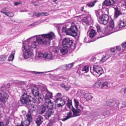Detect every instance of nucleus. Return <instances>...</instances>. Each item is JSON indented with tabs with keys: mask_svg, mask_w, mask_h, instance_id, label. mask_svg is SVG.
<instances>
[{
	"mask_svg": "<svg viewBox=\"0 0 126 126\" xmlns=\"http://www.w3.org/2000/svg\"><path fill=\"white\" fill-rule=\"evenodd\" d=\"M8 97V95L6 93H0V101L3 103H5L7 101Z\"/></svg>",
	"mask_w": 126,
	"mask_h": 126,
	"instance_id": "obj_14",
	"label": "nucleus"
},
{
	"mask_svg": "<svg viewBox=\"0 0 126 126\" xmlns=\"http://www.w3.org/2000/svg\"><path fill=\"white\" fill-rule=\"evenodd\" d=\"M33 97L30 95H22L20 97V102L22 104L26 105H29L32 102H33Z\"/></svg>",
	"mask_w": 126,
	"mask_h": 126,
	"instance_id": "obj_6",
	"label": "nucleus"
},
{
	"mask_svg": "<svg viewBox=\"0 0 126 126\" xmlns=\"http://www.w3.org/2000/svg\"><path fill=\"white\" fill-rule=\"evenodd\" d=\"M65 97L67 99V103L66 104V106L70 109H71L72 108V107H73L72 105V101L67 96H65Z\"/></svg>",
	"mask_w": 126,
	"mask_h": 126,
	"instance_id": "obj_24",
	"label": "nucleus"
},
{
	"mask_svg": "<svg viewBox=\"0 0 126 126\" xmlns=\"http://www.w3.org/2000/svg\"><path fill=\"white\" fill-rule=\"evenodd\" d=\"M38 57H40L45 58L48 60H51L52 59V55L51 53L49 52L47 53H43L41 52H39L38 53Z\"/></svg>",
	"mask_w": 126,
	"mask_h": 126,
	"instance_id": "obj_13",
	"label": "nucleus"
},
{
	"mask_svg": "<svg viewBox=\"0 0 126 126\" xmlns=\"http://www.w3.org/2000/svg\"><path fill=\"white\" fill-rule=\"evenodd\" d=\"M54 35L53 33L50 32L46 34H43L39 35V36H41V37H36V40L37 42L34 41L31 43L25 44L26 45H28L29 48L30 49L31 48H35L38 44H41L46 45L47 44H49L50 40L52 38L53 36Z\"/></svg>",
	"mask_w": 126,
	"mask_h": 126,
	"instance_id": "obj_1",
	"label": "nucleus"
},
{
	"mask_svg": "<svg viewBox=\"0 0 126 126\" xmlns=\"http://www.w3.org/2000/svg\"><path fill=\"white\" fill-rule=\"evenodd\" d=\"M95 14L97 17V19L99 18L102 15V12L101 10L95 11Z\"/></svg>",
	"mask_w": 126,
	"mask_h": 126,
	"instance_id": "obj_34",
	"label": "nucleus"
},
{
	"mask_svg": "<svg viewBox=\"0 0 126 126\" xmlns=\"http://www.w3.org/2000/svg\"><path fill=\"white\" fill-rule=\"evenodd\" d=\"M63 106L61 103L58 104L57 105V107H62Z\"/></svg>",
	"mask_w": 126,
	"mask_h": 126,
	"instance_id": "obj_61",
	"label": "nucleus"
},
{
	"mask_svg": "<svg viewBox=\"0 0 126 126\" xmlns=\"http://www.w3.org/2000/svg\"><path fill=\"white\" fill-rule=\"evenodd\" d=\"M115 101H111L107 103V105L109 107H112L115 105Z\"/></svg>",
	"mask_w": 126,
	"mask_h": 126,
	"instance_id": "obj_42",
	"label": "nucleus"
},
{
	"mask_svg": "<svg viewBox=\"0 0 126 126\" xmlns=\"http://www.w3.org/2000/svg\"><path fill=\"white\" fill-rule=\"evenodd\" d=\"M71 110L73 111L74 116H79L80 115L81 110L80 109H76L73 107H72Z\"/></svg>",
	"mask_w": 126,
	"mask_h": 126,
	"instance_id": "obj_21",
	"label": "nucleus"
},
{
	"mask_svg": "<svg viewBox=\"0 0 126 126\" xmlns=\"http://www.w3.org/2000/svg\"><path fill=\"white\" fill-rule=\"evenodd\" d=\"M116 49L118 51H120L121 50V47L120 46H118L116 47Z\"/></svg>",
	"mask_w": 126,
	"mask_h": 126,
	"instance_id": "obj_63",
	"label": "nucleus"
},
{
	"mask_svg": "<svg viewBox=\"0 0 126 126\" xmlns=\"http://www.w3.org/2000/svg\"><path fill=\"white\" fill-rule=\"evenodd\" d=\"M39 91L38 88L35 86L32 87L31 89V93L35 98H33V103L38 104L42 102L43 98L42 97L41 94L39 93Z\"/></svg>",
	"mask_w": 126,
	"mask_h": 126,
	"instance_id": "obj_2",
	"label": "nucleus"
},
{
	"mask_svg": "<svg viewBox=\"0 0 126 126\" xmlns=\"http://www.w3.org/2000/svg\"><path fill=\"white\" fill-rule=\"evenodd\" d=\"M53 111L52 109H49L47 110L46 111L44 116L45 118L47 119H48L51 115L53 114Z\"/></svg>",
	"mask_w": 126,
	"mask_h": 126,
	"instance_id": "obj_19",
	"label": "nucleus"
},
{
	"mask_svg": "<svg viewBox=\"0 0 126 126\" xmlns=\"http://www.w3.org/2000/svg\"><path fill=\"white\" fill-rule=\"evenodd\" d=\"M10 85L9 83H7L6 84H4L1 87V90L2 91H4L5 90L7 91L8 90V89L10 88Z\"/></svg>",
	"mask_w": 126,
	"mask_h": 126,
	"instance_id": "obj_25",
	"label": "nucleus"
},
{
	"mask_svg": "<svg viewBox=\"0 0 126 126\" xmlns=\"http://www.w3.org/2000/svg\"><path fill=\"white\" fill-rule=\"evenodd\" d=\"M118 25L120 28L125 27L126 26V21L123 19V18H120L118 22Z\"/></svg>",
	"mask_w": 126,
	"mask_h": 126,
	"instance_id": "obj_16",
	"label": "nucleus"
},
{
	"mask_svg": "<svg viewBox=\"0 0 126 126\" xmlns=\"http://www.w3.org/2000/svg\"><path fill=\"white\" fill-rule=\"evenodd\" d=\"M72 114V113L71 112V111H70L69 112H68L67 113V116L66 117L63 119L62 120V121H65L68 119H69L71 117H72L71 116V115Z\"/></svg>",
	"mask_w": 126,
	"mask_h": 126,
	"instance_id": "obj_35",
	"label": "nucleus"
},
{
	"mask_svg": "<svg viewBox=\"0 0 126 126\" xmlns=\"http://www.w3.org/2000/svg\"><path fill=\"white\" fill-rule=\"evenodd\" d=\"M96 35V32L93 29L91 30L89 34V37L91 38L94 37Z\"/></svg>",
	"mask_w": 126,
	"mask_h": 126,
	"instance_id": "obj_29",
	"label": "nucleus"
},
{
	"mask_svg": "<svg viewBox=\"0 0 126 126\" xmlns=\"http://www.w3.org/2000/svg\"><path fill=\"white\" fill-rule=\"evenodd\" d=\"M61 52L63 55H65L68 52V49L65 47L63 46L60 49Z\"/></svg>",
	"mask_w": 126,
	"mask_h": 126,
	"instance_id": "obj_32",
	"label": "nucleus"
},
{
	"mask_svg": "<svg viewBox=\"0 0 126 126\" xmlns=\"http://www.w3.org/2000/svg\"><path fill=\"white\" fill-rule=\"evenodd\" d=\"M8 56V55L3 54L0 56V61L3 62L5 61Z\"/></svg>",
	"mask_w": 126,
	"mask_h": 126,
	"instance_id": "obj_37",
	"label": "nucleus"
},
{
	"mask_svg": "<svg viewBox=\"0 0 126 126\" xmlns=\"http://www.w3.org/2000/svg\"><path fill=\"white\" fill-rule=\"evenodd\" d=\"M47 108L44 106H42L39 108V113L40 114L44 113L46 110Z\"/></svg>",
	"mask_w": 126,
	"mask_h": 126,
	"instance_id": "obj_27",
	"label": "nucleus"
},
{
	"mask_svg": "<svg viewBox=\"0 0 126 126\" xmlns=\"http://www.w3.org/2000/svg\"><path fill=\"white\" fill-rule=\"evenodd\" d=\"M61 99V98L60 97H56L55 100V103H57L58 102V100H59L60 101V99Z\"/></svg>",
	"mask_w": 126,
	"mask_h": 126,
	"instance_id": "obj_58",
	"label": "nucleus"
},
{
	"mask_svg": "<svg viewBox=\"0 0 126 126\" xmlns=\"http://www.w3.org/2000/svg\"><path fill=\"white\" fill-rule=\"evenodd\" d=\"M22 95H25V94H27V91H26V90L23 89H22Z\"/></svg>",
	"mask_w": 126,
	"mask_h": 126,
	"instance_id": "obj_51",
	"label": "nucleus"
},
{
	"mask_svg": "<svg viewBox=\"0 0 126 126\" xmlns=\"http://www.w3.org/2000/svg\"><path fill=\"white\" fill-rule=\"evenodd\" d=\"M27 107V108L29 110L28 111H33V110H34V105L32 104L31 103H29V105H26Z\"/></svg>",
	"mask_w": 126,
	"mask_h": 126,
	"instance_id": "obj_31",
	"label": "nucleus"
},
{
	"mask_svg": "<svg viewBox=\"0 0 126 126\" xmlns=\"http://www.w3.org/2000/svg\"><path fill=\"white\" fill-rule=\"evenodd\" d=\"M6 15L10 17H12L14 16V14L12 12H7Z\"/></svg>",
	"mask_w": 126,
	"mask_h": 126,
	"instance_id": "obj_47",
	"label": "nucleus"
},
{
	"mask_svg": "<svg viewBox=\"0 0 126 126\" xmlns=\"http://www.w3.org/2000/svg\"><path fill=\"white\" fill-rule=\"evenodd\" d=\"M66 90H68L69 89V88L68 87L65 85V87H63Z\"/></svg>",
	"mask_w": 126,
	"mask_h": 126,
	"instance_id": "obj_62",
	"label": "nucleus"
},
{
	"mask_svg": "<svg viewBox=\"0 0 126 126\" xmlns=\"http://www.w3.org/2000/svg\"><path fill=\"white\" fill-rule=\"evenodd\" d=\"M74 63H72L70 64H67L65 65L66 68H58L57 69H61V70H68L71 69L73 66L74 64Z\"/></svg>",
	"mask_w": 126,
	"mask_h": 126,
	"instance_id": "obj_22",
	"label": "nucleus"
},
{
	"mask_svg": "<svg viewBox=\"0 0 126 126\" xmlns=\"http://www.w3.org/2000/svg\"><path fill=\"white\" fill-rule=\"evenodd\" d=\"M69 35L74 37L76 36L77 34L78 29L77 26L74 24H72L71 27L69 28Z\"/></svg>",
	"mask_w": 126,
	"mask_h": 126,
	"instance_id": "obj_8",
	"label": "nucleus"
},
{
	"mask_svg": "<svg viewBox=\"0 0 126 126\" xmlns=\"http://www.w3.org/2000/svg\"><path fill=\"white\" fill-rule=\"evenodd\" d=\"M83 22L85 23L86 24H88L89 23L88 20V18L87 16L84 17L83 19Z\"/></svg>",
	"mask_w": 126,
	"mask_h": 126,
	"instance_id": "obj_45",
	"label": "nucleus"
},
{
	"mask_svg": "<svg viewBox=\"0 0 126 126\" xmlns=\"http://www.w3.org/2000/svg\"><path fill=\"white\" fill-rule=\"evenodd\" d=\"M108 82L107 81H105L103 82L101 85V88H106L108 87Z\"/></svg>",
	"mask_w": 126,
	"mask_h": 126,
	"instance_id": "obj_39",
	"label": "nucleus"
},
{
	"mask_svg": "<svg viewBox=\"0 0 126 126\" xmlns=\"http://www.w3.org/2000/svg\"><path fill=\"white\" fill-rule=\"evenodd\" d=\"M43 121L44 118L43 117L40 115H38L36 118V120L35 121L37 126H40Z\"/></svg>",
	"mask_w": 126,
	"mask_h": 126,
	"instance_id": "obj_20",
	"label": "nucleus"
},
{
	"mask_svg": "<svg viewBox=\"0 0 126 126\" xmlns=\"http://www.w3.org/2000/svg\"><path fill=\"white\" fill-rule=\"evenodd\" d=\"M69 28L66 29V27H62L61 31V32L63 34V33H65L67 35H69L68 34H69Z\"/></svg>",
	"mask_w": 126,
	"mask_h": 126,
	"instance_id": "obj_26",
	"label": "nucleus"
},
{
	"mask_svg": "<svg viewBox=\"0 0 126 126\" xmlns=\"http://www.w3.org/2000/svg\"><path fill=\"white\" fill-rule=\"evenodd\" d=\"M109 20V17L107 14H103L98 19V21L101 24L106 25Z\"/></svg>",
	"mask_w": 126,
	"mask_h": 126,
	"instance_id": "obj_9",
	"label": "nucleus"
},
{
	"mask_svg": "<svg viewBox=\"0 0 126 126\" xmlns=\"http://www.w3.org/2000/svg\"><path fill=\"white\" fill-rule=\"evenodd\" d=\"M9 123V122L8 120L5 121V124L4 125V126H7Z\"/></svg>",
	"mask_w": 126,
	"mask_h": 126,
	"instance_id": "obj_59",
	"label": "nucleus"
},
{
	"mask_svg": "<svg viewBox=\"0 0 126 126\" xmlns=\"http://www.w3.org/2000/svg\"><path fill=\"white\" fill-rule=\"evenodd\" d=\"M96 60L95 58L94 57L90 59V60L94 62Z\"/></svg>",
	"mask_w": 126,
	"mask_h": 126,
	"instance_id": "obj_60",
	"label": "nucleus"
},
{
	"mask_svg": "<svg viewBox=\"0 0 126 126\" xmlns=\"http://www.w3.org/2000/svg\"><path fill=\"white\" fill-rule=\"evenodd\" d=\"M109 23L110 26L111 28V30L113 31L111 32V33L116 32L118 30V29L117 30H116L115 29V28H114V21L112 20H110V21Z\"/></svg>",
	"mask_w": 126,
	"mask_h": 126,
	"instance_id": "obj_23",
	"label": "nucleus"
},
{
	"mask_svg": "<svg viewBox=\"0 0 126 126\" xmlns=\"http://www.w3.org/2000/svg\"><path fill=\"white\" fill-rule=\"evenodd\" d=\"M56 27L59 34L60 35V29L61 28V26L59 24H57L56 25Z\"/></svg>",
	"mask_w": 126,
	"mask_h": 126,
	"instance_id": "obj_46",
	"label": "nucleus"
},
{
	"mask_svg": "<svg viewBox=\"0 0 126 126\" xmlns=\"http://www.w3.org/2000/svg\"><path fill=\"white\" fill-rule=\"evenodd\" d=\"M42 16H47L48 15V13L47 12H42Z\"/></svg>",
	"mask_w": 126,
	"mask_h": 126,
	"instance_id": "obj_55",
	"label": "nucleus"
},
{
	"mask_svg": "<svg viewBox=\"0 0 126 126\" xmlns=\"http://www.w3.org/2000/svg\"><path fill=\"white\" fill-rule=\"evenodd\" d=\"M62 95L61 93H57L56 95V97H60Z\"/></svg>",
	"mask_w": 126,
	"mask_h": 126,
	"instance_id": "obj_54",
	"label": "nucleus"
},
{
	"mask_svg": "<svg viewBox=\"0 0 126 126\" xmlns=\"http://www.w3.org/2000/svg\"><path fill=\"white\" fill-rule=\"evenodd\" d=\"M48 72H36V71H32V72L33 74H34L40 75L41 74H43L44 73H47Z\"/></svg>",
	"mask_w": 126,
	"mask_h": 126,
	"instance_id": "obj_49",
	"label": "nucleus"
},
{
	"mask_svg": "<svg viewBox=\"0 0 126 126\" xmlns=\"http://www.w3.org/2000/svg\"><path fill=\"white\" fill-rule=\"evenodd\" d=\"M90 72L94 75V72L97 73L99 75H100L103 74V69L101 67L97 65H94L93 67V71H92L91 69Z\"/></svg>",
	"mask_w": 126,
	"mask_h": 126,
	"instance_id": "obj_11",
	"label": "nucleus"
},
{
	"mask_svg": "<svg viewBox=\"0 0 126 126\" xmlns=\"http://www.w3.org/2000/svg\"><path fill=\"white\" fill-rule=\"evenodd\" d=\"M122 46L123 48H125L126 47V41L122 43Z\"/></svg>",
	"mask_w": 126,
	"mask_h": 126,
	"instance_id": "obj_56",
	"label": "nucleus"
},
{
	"mask_svg": "<svg viewBox=\"0 0 126 126\" xmlns=\"http://www.w3.org/2000/svg\"><path fill=\"white\" fill-rule=\"evenodd\" d=\"M81 71L83 72V73H87L89 71V67L88 66H84L82 68Z\"/></svg>",
	"mask_w": 126,
	"mask_h": 126,
	"instance_id": "obj_38",
	"label": "nucleus"
},
{
	"mask_svg": "<svg viewBox=\"0 0 126 126\" xmlns=\"http://www.w3.org/2000/svg\"><path fill=\"white\" fill-rule=\"evenodd\" d=\"M33 97L30 95H22L20 97V102L22 104L26 105H29L32 102H33Z\"/></svg>",
	"mask_w": 126,
	"mask_h": 126,
	"instance_id": "obj_4",
	"label": "nucleus"
},
{
	"mask_svg": "<svg viewBox=\"0 0 126 126\" xmlns=\"http://www.w3.org/2000/svg\"><path fill=\"white\" fill-rule=\"evenodd\" d=\"M100 84H101L99 82H96L94 84L93 87L95 88H98L100 87Z\"/></svg>",
	"mask_w": 126,
	"mask_h": 126,
	"instance_id": "obj_44",
	"label": "nucleus"
},
{
	"mask_svg": "<svg viewBox=\"0 0 126 126\" xmlns=\"http://www.w3.org/2000/svg\"><path fill=\"white\" fill-rule=\"evenodd\" d=\"M15 50H14L13 51H12L11 54L8 57V61H13L14 58V55L15 54Z\"/></svg>",
	"mask_w": 126,
	"mask_h": 126,
	"instance_id": "obj_28",
	"label": "nucleus"
},
{
	"mask_svg": "<svg viewBox=\"0 0 126 126\" xmlns=\"http://www.w3.org/2000/svg\"><path fill=\"white\" fill-rule=\"evenodd\" d=\"M42 13H39L36 15H35V16H36L37 17H39L40 16H42Z\"/></svg>",
	"mask_w": 126,
	"mask_h": 126,
	"instance_id": "obj_57",
	"label": "nucleus"
},
{
	"mask_svg": "<svg viewBox=\"0 0 126 126\" xmlns=\"http://www.w3.org/2000/svg\"><path fill=\"white\" fill-rule=\"evenodd\" d=\"M84 96L87 101H88L92 99L93 98V96L90 94L88 93L85 94Z\"/></svg>",
	"mask_w": 126,
	"mask_h": 126,
	"instance_id": "obj_33",
	"label": "nucleus"
},
{
	"mask_svg": "<svg viewBox=\"0 0 126 126\" xmlns=\"http://www.w3.org/2000/svg\"><path fill=\"white\" fill-rule=\"evenodd\" d=\"M45 102H48V101H50V99H51L52 97V93L49 91L45 95Z\"/></svg>",
	"mask_w": 126,
	"mask_h": 126,
	"instance_id": "obj_18",
	"label": "nucleus"
},
{
	"mask_svg": "<svg viewBox=\"0 0 126 126\" xmlns=\"http://www.w3.org/2000/svg\"><path fill=\"white\" fill-rule=\"evenodd\" d=\"M41 91L43 96L44 94L45 95L48 91L46 88L43 87H42Z\"/></svg>",
	"mask_w": 126,
	"mask_h": 126,
	"instance_id": "obj_36",
	"label": "nucleus"
},
{
	"mask_svg": "<svg viewBox=\"0 0 126 126\" xmlns=\"http://www.w3.org/2000/svg\"><path fill=\"white\" fill-rule=\"evenodd\" d=\"M74 43L76 45V47L77 46H78V47L79 46H81L82 45L81 43H80L78 40L76 41L75 43Z\"/></svg>",
	"mask_w": 126,
	"mask_h": 126,
	"instance_id": "obj_48",
	"label": "nucleus"
},
{
	"mask_svg": "<svg viewBox=\"0 0 126 126\" xmlns=\"http://www.w3.org/2000/svg\"><path fill=\"white\" fill-rule=\"evenodd\" d=\"M48 101V102H45L47 104V106L48 107H49V109H51L53 110V103L51 102V100L50 102L49 101Z\"/></svg>",
	"mask_w": 126,
	"mask_h": 126,
	"instance_id": "obj_40",
	"label": "nucleus"
},
{
	"mask_svg": "<svg viewBox=\"0 0 126 126\" xmlns=\"http://www.w3.org/2000/svg\"><path fill=\"white\" fill-rule=\"evenodd\" d=\"M7 10H6V8H4L2 9L0 11V12L1 13L4 14L6 15L7 12Z\"/></svg>",
	"mask_w": 126,
	"mask_h": 126,
	"instance_id": "obj_50",
	"label": "nucleus"
},
{
	"mask_svg": "<svg viewBox=\"0 0 126 126\" xmlns=\"http://www.w3.org/2000/svg\"><path fill=\"white\" fill-rule=\"evenodd\" d=\"M96 28L97 32H98L99 34H100L102 33L100 31V27L99 26H97L96 27Z\"/></svg>",
	"mask_w": 126,
	"mask_h": 126,
	"instance_id": "obj_52",
	"label": "nucleus"
},
{
	"mask_svg": "<svg viewBox=\"0 0 126 126\" xmlns=\"http://www.w3.org/2000/svg\"><path fill=\"white\" fill-rule=\"evenodd\" d=\"M33 97L30 95H22L20 97V102L22 104L26 105H29L32 102H33Z\"/></svg>",
	"mask_w": 126,
	"mask_h": 126,
	"instance_id": "obj_5",
	"label": "nucleus"
},
{
	"mask_svg": "<svg viewBox=\"0 0 126 126\" xmlns=\"http://www.w3.org/2000/svg\"><path fill=\"white\" fill-rule=\"evenodd\" d=\"M74 101L75 103V106L76 109H78V107L79 105V102L76 99H74Z\"/></svg>",
	"mask_w": 126,
	"mask_h": 126,
	"instance_id": "obj_43",
	"label": "nucleus"
},
{
	"mask_svg": "<svg viewBox=\"0 0 126 126\" xmlns=\"http://www.w3.org/2000/svg\"><path fill=\"white\" fill-rule=\"evenodd\" d=\"M97 2V0H95L92 1L88 3L87 4V5L89 7H92L95 5V3Z\"/></svg>",
	"mask_w": 126,
	"mask_h": 126,
	"instance_id": "obj_30",
	"label": "nucleus"
},
{
	"mask_svg": "<svg viewBox=\"0 0 126 126\" xmlns=\"http://www.w3.org/2000/svg\"><path fill=\"white\" fill-rule=\"evenodd\" d=\"M23 47L22 49L23 56L25 59H27L29 58L32 54V52L29 48V46L23 42Z\"/></svg>",
	"mask_w": 126,
	"mask_h": 126,
	"instance_id": "obj_7",
	"label": "nucleus"
},
{
	"mask_svg": "<svg viewBox=\"0 0 126 126\" xmlns=\"http://www.w3.org/2000/svg\"><path fill=\"white\" fill-rule=\"evenodd\" d=\"M26 116L27 117V121L24 122V125L26 126H28L32 121V119L31 112L29 110L28 111V112Z\"/></svg>",
	"mask_w": 126,
	"mask_h": 126,
	"instance_id": "obj_15",
	"label": "nucleus"
},
{
	"mask_svg": "<svg viewBox=\"0 0 126 126\" xmlns=\"http://www.w3.org/2000/svg\"><path fill=\"white\" fill-rule=\"evenodd\" d=\"M115 50L114 48H112L110 49V51L108 50L106 52L105 55H103L102 56L100 62L103 63L106 60L109 59L112 55L110 53V52H115Z\"/></svg>",
	"mask_w": 126,
	"mask_h": 126,
	"instance_id": "obj_10",
	"label": "nucleus"
},
{
	"mask_svg": "<svg viewBox=\"0 0 126 126\" xmlns=\"http://www.w3.org/2000/svg\"><path fill=\"white\" fill-rule=\"evenodd\" d=\"M23 122L21 121V124L20 125L18 124L16 125V126H25L24 124V125L23 124Z\"/></svg>",
	"mask_w": 126,
	"mask_h": 126,
	"instance_id": "obj_64",
	"label": "nucleus"
},
{
	"mask_svg": "<svg viewBox=\"0 0 126 126\" xmlns=\"http://www.w3.org/2000/svg\"><path fill=\"white\" fill-rule=\"evenodd\" d=\"M63 46L68 48L71 49H74L76 45L73 43L72 41L68 38H64L62 41Z\"/></svg>",
	"mask_w": 126,
	"mask_h": 126,
	"instance_id": "obj_3",
	"label": "nucleus"
},
{
	"mask_svg": "<svg viewBox=\"0 0 126 126\" xmlns=\"http://www.w3.org/2000/svg\"><path fill=\"white\" fill-rule=\"evenodd\" d=\"M114 8V18L115 19L117 18L119 16L121 15H122V14L120 10H118V8L117 7H112Z\"/></svg>",
	"mask_w": 126,
	"mask_h": 126,
	"instance_id": "obj_17",
	"label": "nucleus"
},
{
	"mask_svg": "<svg viewBox=\"0 0 126 126\" xmlns=\"http://www.w3.org/2000/svg\"><path fill=\"white\" fill-rule=\"evenodd\" d=\"M115 3V1L114 0H105L102 3V8L103 9L105 8V6L113 7L114 6Z\"/></svg>",
	"mask_w": 126,
	"mask_h": 126,
	"instance_id": "obj_12",
	"label": "nucleus"
},
{
	"mask_svg": "<svg viewBox=\"0 0 126 126\" xmlns=\"http://www.w3.org/2000/svg\"><path fill=\"white\" fill-rule=\"evenodd\" d=\"M41 22L40 21H38L34 23L31 24L30 25H29V26H31L33 27H34L36 25L39 24Z\"/></svg>",
	"mask_w": 126,
	"mask_h": 126,
	"instance_id": "obj_41",
	"label": "nucleus"
},
{
	"mask_svg": "<svg viewBox=\"0 0 126 126\" xmlns=\"http://www.w3.org/2000/svg\"><path fill=\"white\" fill-rule=\"evenodd\" d=\"M60 101L61 102V104L63 106L65 104V101L63 99H60Z\"/></svg>",
	"mask_w": 126,
	"mask_h": 126,
	"instance_id": "obj_53",
	"label": "nucleus"
}]
</instances>
